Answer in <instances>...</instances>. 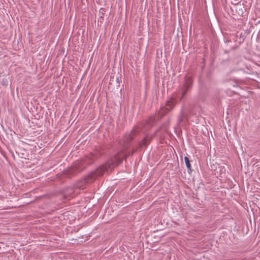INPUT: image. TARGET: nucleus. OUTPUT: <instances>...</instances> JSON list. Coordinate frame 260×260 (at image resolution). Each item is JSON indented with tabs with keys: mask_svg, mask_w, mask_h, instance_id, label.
<instances>
[{
	"mask_svg": "<svg viewBox=\"0 0 260 260\" xmlns=\"http://www.w3.org/2000/svg\"><path fill=\"white\" fill-rule=\"evenodd\" d=\"M134 132L126 135L121 142V148L120 151L114 156L111 162H108L104 165L100 166L95 171L91 172L85 178L79 182L77 187L83 189L87 183L92 182L98 176L103 175L105 172L112 170L115 165L120 164L124 158H126L128 155H132L134 151L129 149L130 142L133 139Z\"/></svg>",
	"mask_w": 260,
	"mask_h": 260,
	"instance_id": "1",
	"label": "nucleus"
},
{
	"mask_svg": "<svg viewBox=\"0 0 260 260\" xmlns=\"http://www.w3.org/2000/svg\"><path fill=\"white\" fill-rule=\"evenodd\" d=\"M192 83L191 78H186L183 85L179 88L175 94L174 95L173 98L167 102L165 109L167 111L171 110L176 102L181 101L187 91L191 88Z\"/></svg>",
	"mask_w": 260,
	"mask_h": 260,
	"instance_id": "2",
	"label": "nucleus"
},
{
	"mask_svg": "<svg viewBox=\"0 0 260 260\" xmlns=\"http://www.w3.org/2000/svg\"><path fill=\"white\" fill-rule=\"evenodd\" d=\"M150 142V139L148 137H145L139 144L140 147L146 146Z\"/></svg>",
	"mask_w": 260,
	"mask_h": 260,
	"instance_id": "3",
	"label": "nucleus"
},
{
	"mask_svg": "<svg viewBox=\"0 0 260 260\" xmlns=\"http://www.w3.org/2000/svg\"><path fill=\"white\" fill-rule=\"evenodd\" d=\"M184 161L188 171H191V165L190 164L189 159L187 156L184 157Z\"/></svg>",
	"mask_w": 260,
	"mask_h": 260,
	"instance_id": "4",
	"label": "nucleus"
},
{
	"mask_svg": "<svg viewBox=\"0 0 260 260\" xmlns=\"http://www.w3.org/2000/svg\"><path fill=\"white\" fill-rule=\"evenodd\" d=\"M185 116L184 115L181 116L178 119V121L180 124H182L181 123L184 121L185 119Z\"/></svg>",
	"mask_w": 260,
	"mask_h": 260,
	"instance_id": "5",
	"label": "nucleus"
}]
</instances>
